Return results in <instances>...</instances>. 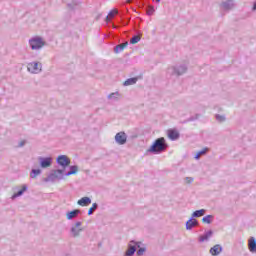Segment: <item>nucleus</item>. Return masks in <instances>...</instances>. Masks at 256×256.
<instances>
[{
	"mask_svg": "<svg viewBox=\"0 0 256 256\" xmlns=\"http://www.w3.org/2000/svg\"><path fill=\"white\" fill-rule=\"evenodd\" d=\"M169 144H167V140L164 137L157 138L150 148L147 150V153H152L153 155H161V153H165Z\"/></svg>",
	"mask_w": 256,
	"mask_h": 256,
	"instance_id": "1",
	"label": "nucleus"
},
{
	"mask_svg": "<svg viewBox=\"0 0 256 256\" xmlns=\"http://www.w3.org/2000/svg\"><path fill=\"white\" fill-rule=\"evenodd\" d=\"M29 45L32 51H39V49L45 47V41H43V38L36 36L29 40Z\"/></svg>",
	"mask_w": 256,
	"mask_h": 256,
	"instance_id": "2",
	"label": "nucleus"
},
{
	"mask_svg": "<svg viewBox=\"0 0 256 256\" xmlns=\"http://www.w3.org/2000/svg\"><path fill=\"white\" fill-rule=\"evenodd\" d=\"M168 73L170 75H176L177 77H181V75H185V73H187V65L182 64L179 66H172L168 68Z\"/></svg>",
	"mask_w": 256,
	"mask_h": 256,
	"instance_id": "3",
	"label": "nucleus"
},
{
	"mask_svg": "<svg viewBox=\"0 0 256 256\" xmlns=\"http://www.w3.org/2000/svg\"><path fill=\"white\" fill-rule=\"evenodd\" d=\"M63 173H64V170H61V169L53 170V171L48 175V177H46V178L44 179V181H45L46 183H49V182L53 183V182L56 181V179L61 180V179H63Z\"/></svg>",
	"mask_w": 256,
	"mask_h": 256,
	"instance_id": "4",
	"label": "nucleus"
},
{
	"mask_svg": "<svg viewBox=\"0 0 256 256\" xmlns=\"http://www.w3.org/2000/svg\"><path fill=\"white\" fill-rule=\"evenodd\" d=\"M137 247H141V242H135L131 240L128 244V249L125 252L124 256H133L137 252Z\"/></svg>",
	"mask_w": 256,
	"mask_h": 256,
	"instance_id": "5",
	"label": "nucleus"
},
{
	"mask_svg": "<svg viewBox=\"0 0 256 256\" xmlns=\"http://www.w3.org/2000/svg\"><path fill=\"white\" fill-rule=\"evenodd\" d=\"M27 69L29 73H33V74L41 73L43 69V64H41V62H30L27 65Z\"/></svg>",
	"mask_w": 256,
	"mask_h": 256,
	"instance_id": "6",
	"label": "nucleus"
},
{
	"mask_svg": "<svg viewBox=\"0 0 256 256\" xmlns=\"http://www.w3.org/2000/svg\"><path fill=\"white\" fill-rule=\"evenodd\" d=\"M56 163L65 169L71 165V159L67 155H60L57 157Z\"/></svg>",
	"mask_w": 256,
	"mask_h": 256,
	"instance_id": "7",
	"label": "nucleus"
},
{
	"mask_svg": "<svg viewBox=\"0 0 256 256\" xmlns=\"http://www.w3.org/2000/svg\"><path fill=\"white\" fill-rule=\"evenodd\" d=\"M81 225H83V223L81 221H78L75 223L74 226L71 227L70 229V233L72 235V237H79L81 235V231H83V228H81Z\"/></svg>",
	"mask_w": 256,
	"mask_h": 256,
	"instance_id": "8",
	"label": "nucleus"
},
{
	"mask_svg": "<svg viewBox=\"0 0 256 256\" xmlns=\"http://www.w3.org/2000/svg\"><path fill=\"white\" fill-rule=\"evenodd\" d=\"M38 161H39L40 167H42V169H47V167H51V165L53 163V158H51V157H39Z\"/></svg>",
	"mask_w": 256,
	"mask_h": 256,
	"instance_id": "9",
	"label": "nucleus"
},
{
	"mask_svg": "<svg viewBox=\"0 0 256 256\" xmlns=\"http://www.w3.org/2000/svg\"><path fill=\"white\" fill-rule=\"evenodd\" d=\"M115 142L118 145H125L127 143V134L124 131L118 132L115 135Z\"/></svg>",
	"mask_w": 256,
	"mask_h": 256,
	"instance_id": "10",
	"label": "nucleus"
},
{
	"mask_svg": "<svg viewBox=\"0 0 256 256\" xmlns=\"http://www.w3.org/2000/svg\"><path fill=\"white\" fill-rule=\"evenodd\" d=\"M221 9L224 11H232L235 9V1L234 0H226L220 4Z\"/></svg>",
	"mask_w": 256,
	"mask_h": 256,
	"instance_id": "11",
	"label": "nucleus"
},
{
	"mask_svg": "<svg viewBox=\"0 0 256 256\" xmlns=\"http://www.w3.org/2000/svg\"><path fill=\"white\" fill-rule=\"evenodd\" d=\"M179 137H181V134L176 129L168 130V138L171 141H177V139H179Z\"/></svg>",
	"mask_w": 256,
	"mask_h": 256,
	"instance_id": "12",
	"label": "nucleus"
},
{
	"mask_svg": "<svg viewBox=\"0 0 256 256\" xmlns=\"http://www.w3.org/2000/svg\"><path fill=\"white\" fill-rule=\"evenodd\" d=\"M199 225V221L197 219L191 217L187 222H186V230L191 231L193 227H197Z\"/></svg>",
	"mask_w": 256,
	"mask_h": 256,
	"instance_id": "13",
	"label": "nucleus"
},
{
	"mask_svg": "<svg viewBox=\"0 0 256 256\" xmlns=\"http://www.w3.org/2000/svg\"><path fill=\"white\" fill-rule=\"evenodd\" d=\"M213 237V230H208L204 233V235L198 238L199 243H205V241H209Z\"/></svg>",
	"mask_w": 256,
	"mask_h": 256,
	"instance_id": "14",
	"label": "nucleus"
},
{
	"mask_svg": "<svg viewBox=\"0 0 256 256\" xmlns=\"http://www.w3.org/2000/svg\"><path fill=\"white\" fill-rule=\"evenodd\" d=\"M223 251V247L220 244H216L214 245L211 249H210V253L213 256H217L220 255L221 252Z\"/></svg>",
	"mask_w": 256,
	"mask_h": 256,
	"instance_id": "15",
	"label": "nucleus"
},
{
	"mask_svg": "<svg viewBox=\"0 0 256 256\" xmlns=\"http://www.w3.org/2000/svg\"><path fill=\"white\" fill-rule=\"evenodd\" d=\"M79 214H81V210L75 209L70 212H67L66 217H67L68 221H71V219H75L76 217H78Z\"/></svg>",
	"mask_w": 256,
	"mask_h": 256,
	"instance_id": "16",
	"label": "nucleus"
},
{
	"mask_svg": "<svg viewBox=\"0 0 256 256\" xmlns=\"http://www.w3.org/2000/svg\"><path fill=\"white\" fill-rule=\"evenodd\" d=\"M248 249L250 253H256V239L255 237H251L248 241Z\"/></svg>",
	"mask_w": 256,
	"mask_h": 256,
	"instance_id": "17",
	"label": "nucleus"
},
{
	"mask_svg": "<svg viewBox=\"0 0 256 256\" xmlns=\"http://www.w3.org/2000/svg\"><path fill=\"white\" fill-rule=\"evenodd\" d=\"M80 207H87L88 205H91V198L89 197H82L80 200L77 202Z\"/></svg>",
	"mask_w": 256,
	"mask_h": 256,
	"instance_id": "18",
	"label": "nucleus"
},
{
	"mask_svg": "<svg viewBox=\"0 0 256 256\" xmlns=\"http://www.w3.org/2000/svg\"><path fill=\"white\" fill-rule=\"evenodd\" d=\"M127 45H129V42H124L122 44L116 45L114 47V52L115 53H121L122 51L125 50V47H127Z\"/></svg>",
	"mask_w": 256,
	"mask_h": 256,
	"instance_id": "19",
	"label": "nucleus"
},
{
	"mask_svg": "<svg viewBox=\"0 0 256 256\" xmlns=\"http://www.w3.org/2000/svg\"><path fill=\"white\" fill-rule=\"evenodd\" d=\"M139 81L138 77L128 78L126 81H124L123 85L124 87H129V85H135Z\"/></svg>",
	"mask_w": 256,
	"mask_h": 256,
	"instance_id": "20",
	"label": "nucleus"
},
{
	"mask_svg": "<svg viewBox=\"0 0 256 256\" xmlns=\"http://www.w3.org/2000/svg\"><path fill=\"white\" fill-rule=\"evenodd\" d=\"M28 187L26 184H24L22 186V189H20L18 192L14 193L12 195V199H17V197H21V195H23V193H25V191H27Z\"/></svg>",
	"mask_w": 256,
	"mask_h": 256,
	"instance_id": "21",
	"label": "nucleus"
},
{
	"mask_svg": "<svg viewBox=\"0 0 256 256\" xmlns=\"http://www.w3.org/2000/svg\"><path fill=\"white\" fill-rule=\"evenodd\" d=\"M78 171H79V166L77 165L70 166V171L66 173V177H69L71 175H77Z\"/></svg>",
	"mask_w": 256,
	"mask_h": 256,
	"instance_id": "22",
	"label": "nucleus"
},
{
	"mask_svg": "<svg viewBox=\"0 0 256 256\" xmlns=\"http://www.w3.org/2000/svg\"><path fill=\"white\" fill-rule=\"evenodd\" d=\"M206 210L205 209H200V210H196L192 213V217L194 219H197L199 217H203V215H205Z\"/></svg>",
	"mask_w": 256,
	"mask_h": 256,
	"instance_id": "23",
	"label": "nucleus"
},
{
	"mask_svg": "<svg viewBox=\"0 0 256 256\" xmlns=\"http://www.w3.org/2000/svg\"><path fill=\"white\" fill-rule=\"evenodd\" d=\"M202 223H206L207 225H211L213 223V215H206L202 218Z\"/></svg>",
	"mask_w": 256,
	"mask_h": 256,
	"instance_id": "24",
	"label": "nucleus"
},
{
	"mask_svg": "<svg viewBox=\"0 0 256 256\" xmlns=\"http://www.w3.org/2000/svg\"><path fill=\"white\" fill-rule=\"evenodd\" d=\"M201 117V114H195L194 116H190L188 119L184 120L182 123H191L193 121H197Z\"/></svg>",
	"mask_w": 256,
	"mask_h": 256,
	"instance_id": "25",
	"label": "nucleus"
},
{
	"mask_svg": "<svg viewBox=\"0 0 256 256\" xmlns=\"http://www.w3.org/2000/svg\"><path fill=\"white\" fill-rule=\"evenodd\" d=\"M208 151H209V148H204V149L200 150L199 152H197L194 159H200L201 155H206Z\"/></svg>",
	"mask_w": 256,
	"mask_h": 256,
	"instance_id": "26",
	"label": "nucleus"
},
{
	"mask_svg": "<svg viewBox=\"0 0 256 256\" xmlns=\"http://www.w3.org/2000/svg\"><path fill=\"white\" fill-rule=\"evenodd\" d=\"M140 41H141V36H139V35H134V36L130 39L131 45H136V43H139Z\"/></svg>",
	"mask_w": 256,
	"mask_h": 256,
	"instance_id": "27",
	"label": "nucleus"
},
{
	"mask_svg": "<svg viewBox=\"0 0 256 256\" xmlns=\"http://www.w3.org/2000/svg\"><path fill=\"white\" fill-rule=\"evenodd\" d=\"M215 119L216 121H218V123H225V121H227V118L225 117V115H220V114H216Z\"/></svg>",
	"mask_w": 256,
	"mask_h": 256,
	"instance_id": "28",
	"label": "nucleus"
},
{
	"mask_svg": "<svg viewBox=\"0 0 256 256\" xmlns=\"http://www.w3.org/2000/svg\"><path fill=\"white\" fill-rule=\"evenodd\" d=\"M37 175H41V169H32L30 177L32 179H35V177H37Z\"/></svg>",
	"mask_w": 256,
	"mask_h": 256,
	"instance_id": "29",
	"label": "nucleus"
},
{
	"mask_svg": "<svg viewBox=\"0 0 256 256\" xmlns=\"http://www.w3.org/2000/svg\"><path fill=\"white\" fill-rule=\"evenodd\" d=\"M98 207H99V204L93 203L92 207L88 210V215H93V212L97 211Z\"/></svg>",
	"mask_w": 256,
	"mask_h": 256,
	"instance_id": "30",
	"label": "nucleus"
},
{
	"mask_svg": "<svg viewBox=\"0 0 256 256\" xmlns=\"http://www.w3.org/2000/svg\"><path fill=\"white\" fill-rule=\"evenodd\" d=\"M137 249H138V251H137L138 256H143L145 251H147V248H145V247H137Z\"/></svg>",
	"mask_w": 256,
	"mask_h": 256,
	"instance_id": "31",
	"label": "nucleus"
},
{
	"mask_svg": "<svg viewBox=\"0 0 256 256\" xmlns=\"http://www.w3.org/2000/svg\"><path fill=\"white\" fill-rule=\"evenodd\" d=\"M155 13V7H153V6H148L147 7V15H149V16H151V15H153Z\"/></svg>",
	"mask_w": 256,
	"mask_h": 256,
	"instance_id": "32",
	"label": "nucleus"
},
{
	"mask_svg": "<svg viewBox=\"0 0 256 256\" xmlns=\"http://www.w3.org/2000/svg\"><path fill=\"white\" fill-rule=\"evenodd\" d=\"M77 5H79V2H76V1H72V3H68L67 4V7L69 8V9H75V7H77Z\"/></svg>",
	"mask_w": 256,
	"mask_h": 256,
	"instance_id": "33",
	"label": "nucleus"
},
{
	"mask_svg": "<svg viewBox=\"0 0 256 256\" xmlns=\"http://www.w3.org/2000/svg\"><path fill=\"white\" fill-rule=\"evenodd\" d=\"M116 13H117V10L110 11L108 16H106V21H111L110 17H115Z\"/></svg>",
	"mask_w": 256,
	"mask_h": 256,
	"instance_id": "34",
	"label": "nucleus"
},
{
	"mask_svg": "<svg viewBox=\"0 0 256 256\" xmlns=\"http://www.w3.org/2000/svg\"><path fill=\"white\" fill-rule=\"evenodd\" d=\"M117 97H119V92L108 95V99H117Z\"/></svg>",
	"mask_w": 256,
	"mask_h": 256,
	"instance_id": "35",
	"label": "nucleus"
},
{
	"mask_svg": "<svg viewBox=\"0 0 256 256\" xmlns=\"http://www.w3.org/2000/svg\"><path fill=\"white\" fill-rule=\"evenodd\" d=\"M194 179L193 177H186V183L191 184L193 183Z\"/></svg>",
	"mask_w": 256,
	"mask_h": 256,
	"instance_id": "36",
	"label": "nucleus"
},
{
	"mask_svg": "<svg viewBox=\"0 0 256 256\" xmlns=\"http://www.w3.org/2000/svg\"><path fill=\"white\" fill-rule=\"evenodd\" d=\"M25 146V140L21 141L19 144H18V147H24Z\"/></svg>",
	"mask_w": 256,
	"mask_h": 256,
	"instance_id": "37",
	"label": "nucleus"
},
{
	"mask_svg": "<svg viewBox=\"0 0 256 256\" xmlns=\"http://www.w3.org/2000/svg\"><path fill=\"white\" fill-rule=\"evenodd\" d=\"M252 11H256V1L253 4Z\"/></svg>",
	"mask_w": 256,
	"mask_h": 256,
	"instance_id": "38",
	"label": "nucleus"
},
{
	"mask_svg": "<svg viewBox=\"0 0 256 256\" xmlns=\"http://www.w3.org/2000/svg\"><path fill=\"white\" fill-rule=\"evenodd\" d=\"M133 0H127V3H131Z\"/></svg>",
	"mask_w": 256,
	"mask_h": 256,
	"instance_id": "39",
	"label": "nucleus"
},
{
	"mask_svg": "<svg viewBox=\"0 0 256 256\" xmlns=\"http://www.w3.org/2000/svg\"><path fill=\"white\" fill-rule=\"evenodd\" d=\"M161 2V0H156V3H160Z\"/></svg>",
	"mask_w": 256,
	"mask_h": 256,
	"instance_id": "40",
	"label": "nucleus"
}]
</instances>
